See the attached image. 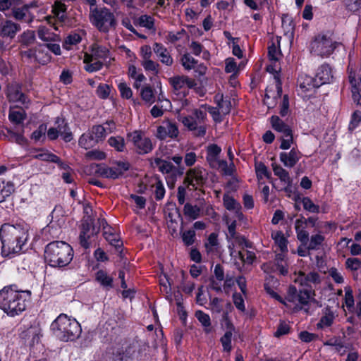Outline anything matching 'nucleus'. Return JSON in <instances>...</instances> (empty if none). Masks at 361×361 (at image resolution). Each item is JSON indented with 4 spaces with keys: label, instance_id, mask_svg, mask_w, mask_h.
Returning <instances> with one entry per match:
<instances>
[{
    "label": "nucleus",
    "instance_id": "42",
    "mask_svg": "<svg viewBox=\"0 0 361 361\" xmlns=\"http://www.w3.org/2000/svg\"><path fill=\"white\" fill-rule=\"evenodd\" d=\"M271 237L274 240L276 245L279 247L281 252L288 251L287 243L288 240L285 238L282 231H276L271 233Z\"/></svg>",
    "mask_w": 361,
    "mask_h": 361
},
{
    "label": "nucleus",
    "instance_id": "45",
    "mask_svg": "<svg viewBox=\"0 0 361 361\" xmlns=\"http://www.w3.org/2000/svg\"><path fill=\"white\" fill-rule=\"evenodd\" d=\"M14 191V185L11 183H5L0 180V203L4 202Z\"/></svg>",
    "mask_w": 361,
    "mask_h": 361
},
{
    "label": "nucleus",
    "instance_id": "41",
    "mask_svg": "<svg viewBox=\"0 0 361 361\" xmlns=\"http://www.w3.org/2000/svg\"><path fill=\"white\" fill-rule=\"evenodd\" d=\"M107 142L111 147L118 152H123L126 149L125 139L121 136H111Z\"/></svg>",
    "mask_w": 361,
    "mask_h": 361
},
{
    "label": "nucleus",
    "instance_id": "48",
    "mask_svg": "<svg viewBox=\"0 0 361 361\" xmlns=\"http://www.w3.org/2000/svg\"><path fill=\"white\" fill-rule=\"evenodd\" d=\"M152 188H154V193L157 200H161L164 197L166 190L163 183L160 180L155 178L154 182L152 183Z\"/></svg>",
    "mask_w": 361,
    "mask_h": 361
},
{
    "label": "nucleus",
    "instance_id": "10",
    "mask_svg": "<svg viewBox=\"0 0 361 361\" xmlns=\"http://www.w3.org/2000/svg\"><path fill=\"white\" fill-rule=\"evenodd\" d=\"M312 298V291L310 290H300L297 291L295 287L290 286L288 289L287 300L289 302H296V308L303 310L305 312H308V305Z\"/></svg>",
    "mask_w": 361,
    "mask_h": 361
},
{
    "label": "nucleus",
    "instance_id": "13",
    "mask_svg": "<svg viewBox=\"0 0 361 361\" xmlns=\"http://www.w3.org/2000/svg\"><path fill=\"white\" fill-rule=\"evenodd\" d=\"M7 97L10 102L16 103L17 106L27 108L30 100L21 90V86L16 82L7 86Z\"/></svg>",
    "mask_w": 361,
    "mask_h": 361
},
{
    "label": "nucleus",
    "instance_id": "14",
    "mask_svg": "<svg viewBox=\"0 0 361 361\" xmlns=\"http://www.w3.org/2000/svg\"><path fill=\"white\" fill-rule=\"evenodd\" d=\"M319 87L315 78H312L306 74H301L298 78L297 91L298 94L302 97L310 96L315 89Z\"/></svg>",
    "mask_w": 361,
    "mask_h": 361
},
{
    "label": "nucleus",
    "instance_id": "24",
    "mask_svg": "<svg viewBox=\"0 0 361 361\" xmlns=\"http://www.w3.org/2000/svg\"><path fill=\"white\" fill-rule=\"evenodd\" d=\"M336 318L335 312L330 306H326L322 310V316L316 326L317 329L330 327Z\"/></svg>",
    "mask_w": 361,
    "mask_h": 361
},
{
    "label": "nucleus",
    "instance_id": "3",
    "mask_svg": "<svg viewBox=\"0 0 361 361\" xmlns=\"http://www.w3.org/2000/svg\"><path fill=\"white\" fill-rule=\"evenodd\" d=\"M50 329L54 336L63 342L75 341L82 332L78 322L63 313L51 322Z\"/></svg>",
    "mask_w": 361,
    "mask_h": 361
},
{
    "label": "nucleus",
    "instance_id": "34",
    "mask_svg": "<svg viewBox=\"0 0 361 361\" xmlns=\"http://www.w3.org/2000/svg\"><path fill=\"white\" fill-rule=\"evenodd\" d=\"M51 56L43 44H39L36 47V61L45 65L51 61Z\"/></svg>",
    "mask_w": 361,
    "mask_h": 361
},
{
    "label": "nucleus",
    "instance_id": "54",
    "mask_svg": "<svg viewBox=\"0 0 361 361\" xmlns=\"http://www.w3.org/2000/svg\"><path fill=\"white\" fill-rule=\"evenodd\" d=\"M255 169L258 179H262L263 178L269 179L271 178V173L268 171L267 167L264 163H256Z\"/></svg>",
    "mask_w": 361,
    "mask_h": 361
},
{
    "label": "nucleus",
    "instance_id": "20",
    "mask_svg": "<svg viewBox=\"0 0 361 361\" xmlns=\"http://www.w3.org/2000/svg\"><path fill=\"white\" fill-rule=\"evenodd\" d=\"M295 282L303 286L311 287L312 284L320 283L321 279L319 274L316 271H310L307 274L300 271L295 279Z\"/></svg>",
    "mask_w": 361,
    "mask_h": 361
},
{
    "label": "nucleus",
    "instance_id": "6",
    "mask_svg": "<svg viewBox=\"0 0 361 361\" xmlns=\"http://www.w3.org/2000/svg\"><path fill=\"white\" fill-rule=\"evenodd\" d=\"M178 119L188 130L193 131L195 136L205 135L207 128L204 122L207 119V111L204 106L200 109H195L191 116L178 114Z\"/></svg>",
    "mask_w": 361,
    "mask_h": 361
},
{
    "label": "nucleus",
    "instance_id": "25",
    "mask_svg": "<svg viewBox=\"0 0 361 361\" xmlns=\"http://www.w3.org/2000/svg\"><path fill=\"white\" fill-rule=\"evenodd\" d=\"M92 58L101 61H107L111 60L110 51L104 46L98 44H94L91 47V54H89Z\"/></svg>",
    "mask_w": 361,
    "mask_h": 361
},
{
    "label": "nucleus",
    "instance_id": "21",
    "mask_svg": "<svg viewBox=\"0 0 361 361\" xmlns=\"http://www.w3.org/2000/svg\"><path fill=\"white\" fill-rule=\"evenodd\" d=\"M21 30L20 25L11 20L0 22V36L13 39Z\"/></svg>",
    "mask_w": 361,
    "mask_h": 361
},
{
    "label": "nucleus",
    "instance_id": "36",
    "mask_svg": "<svg viewBox=\"0 0 361 361\" xmlns=\"http://www.w3.org/2000/svg\"><path fill=\"white\" fill-rule=\"evenodd\" d=\"M95 279L103 288L107 290L113 287V278L104 270H99L96 273Z\"/></svg>",
    "mask_w": 361,
    "mask_h": 361
},
{
    "label": "nucleus",
    "instance_id": "57",
    "mask_svg": "<svg viewBox=\"0 0 361 361\" xmlns=\"http://www.w3.org/2000/svg\"><path fill=\"white\" fill-rule=\"evenodd\" d=\"M38 37L47 43L49 42L54 41L57 35L51 33L46 27H40L38 30Z\"/></svg>",
    "mask_w": 361,
    "mask_h": 361
},
{
    "label": "nucleus",
    "instance_id": "7",
    "mask_svg": "<svg viewBox=\"0 0 361 361\" xmlns=\"http://www.w3.org/2000/svg\"><path fill=\"white\" fill-rule=\"evenodd\" d=\"M89 20L99 32L104 33L116 25L114 14L106 7H90Z\"/></svg>",
    "mask_w": 361,
    "mask_h": 361
},
{
    "label": "nucleus",
    "instance_id": "27",
    "mask_svg": "<svg viewBox=\"0 0 361 361\" xmlns=\"http://www.w3.org/2000/svg\"><path fill=\"white\" fill-rule=\"evenodd\" d=\"M226 325V331L221 337L220 342L223 347V351L230 353L232 350V338L233 332L235 331V327L230 322H228Z\"/></svg>",
    "mask_w": 361,
    "mask_h": 361
},
{
    "label": "nucleus",
    "instance_id": "58",
    "mask_svg": "<svg viewBox=\"0 0 361 361\" xmlns=\"http://www.w3.org/2000/svg\"><path fill=\"white\" fill-rule=\"evenodd\" d=\"M139 25L148 30H154V19L148 15H142L138 19Z\"/></svg>",
    "mask_w": 361,
    "mask_h": 361
},
{
    "label": "nucleus",
    "instance_id": "32",
    "mask_svg": "<svg viewBox=\"0 0 361 361\" xmlns=\"http://www.w3.org/2000/svg\"><path fill=\"white\" fill-rule=\"evenodd\" d=\"M271 167L274 175L280 179L283 184L289 185L292 183V179L289 175L288 171L283 169L281 166L276 163H272Z\"/></svg>",
    "mask_w": 361,
    "mask_h": 361
},
{
    "label": "nucleus",
    "instance_id": "15",
    "mask_svg": "<svg viewBox=\"0 0 361 361\" xmlns=\"http://www.w3.org/2000/svg\"><path fill=\"white\" fill-rule=\"evenodd\" d=\"M348 71L353 99L357 104H361V68L358 71H353L349 67Z\"/></svg>",
    "mask_w": 361,
    "mask_h": 361
},
{
    "label": "nucleus",
    "instance_id": "59",
    "mask_svg": "<svg viewBox=\"0 0 361 361\" xmlns=\"http://www.w3.org/2000/svg\"><path fill=\"white\" fill-rule=\"evenodd\" d=\"M197 61L190 54H185L181 58L182 66L186 70H191L195 68Z\"/></svg>",
    "mask_w": 361,
    "mask_h": 361
},
{
    "label": "nucleus",
    "instance_id": "43",
    "mask_svg": "<svg viewBox=\"0 0 361 361\" xmlns=\"http://www.w3.org/2000/svg\"><path fill=\"white\" fill-rule=\"evenodd\" d=\"M34 157L42 161H50L53 163L59 161V157L44 149L37 150L36 154L34 155Z\"/></svg>",
    "mask_w": 361,
    "mask_h": 361
},
{
    "label": "nucleus",
    "instance_id": "35",
    "mask_svg": "<svg viewBox=\"0 0 361 361\" xmlns=\"http://www.w3.org/2000/svg\"><path fill=\"white\" fill-rule=\"evenodd\" d=\"M271 123L272 126V128L282 133V135H286V134L292 133L291 129L290 127L286 125L279 116H273L271 118Z\"/></svg>",
    "mask_w": 361,
    "mask_h": 361
},
{
    "label": "nucleus",
    "instance_id": "23",
    "mask_svg": "<svg viewBox=\"0 0 361 361\" xmlns=\"http://www.w3.org/2000/svg\"><path fill=\"white\" fill-rule=\"evenodd\" d=\"M97 233V231H95L94 227L91 224L88 222L82 223L79 236L81 246L85 249L89 248L90 246L89 240Z\"/></svg>",
    "mask_w": 361,
    "mask_h": 361
},
{
    "label": "nucleus",
    "instance_id": "31",
    "mask_svg": "<svg viewBox=\"0 0 361 361\" xmlns=\"http://www.w3.org/2000/svg\"><path fill=\"white\" fill-rule=\"evenodd\" d=\"M23 107L22 106H20V109L11 107L8 114V119L12 123L19 125L23 123V121L26 118V114L25 111L23 109Z\"/></svg>",
    "mask_w": 361,
    "mask_h": 361
},
{
    "label": "nucleus",
    "instance_id": "22",
    "mask_svg": "<svg viewBox=\"0 0 361 361\" xmlns=\"http://www.w3.org/2000/svg\"><path fill=\"white\" fill-rule=\"evenodd\" d=\"M153 51L161 63L167 66H171L173 63V59L169 51L161 43L154 42L153 44Z\"/></svg>",
    "mask_w": 361,
    "mask_h": 361
},
{
    "label": "nucleus",
    "instance_id": "17",
    "mask_svg": "<svg viewBox=\"0 0 361 361\" xmlns=\"http://www.w3.org/2000/svg\"><path fill=\"white\" fill-rule=\"evenodd\" d=\"M315 79L319 87L333 82L334 76L331 67L328 63L321 65L316 71Z\"/></svg>",
    "mask_w": 361,
    "mask_h": 361
},
{
    "label": "nucleus",
    "instance_id": "1",
    "mask_svg": "<svg viewBox=\"0 0 361 361\" xmlns=\"http://www.w3.org/2000/svg\"><path fill=\"white\" fill-rule=\"evenodd\" d=\"M28 229L22 224H4L0 228L1 252L10 258L20 254L28 240Z\"/></svg>",
    "mask_w": 361,
    "mask_h": 361
},
{
    "label": "nucleus",
    "instance_id": "5",
    "mask_svg": "<svg viewBox=\"0 0 361 361\" xmlns=\"http://www.w3.org/2000/svg\"><path fill=\"white\" fill-rule=\"evenodd\" d=\"M341 46L342 43L338 40L334 32L327 30L314 37L310 44V51L315 56L328 58Z\"/></svg>",
    "mask_w": 361,
    "mask_h": 361
},
{
    "label": "nucleus",
    "instance_id": "37",
    "mask_svg": "<svg viewBox=\"0 0 361 361\" xmlns=\"http://www.w3.org/2000/svg\"><path fill=\"white\" fill-rule=\"evenodd\" d=\"M201 208L197 205H192L190 203H186L183 207L184 215L190 220H195L201 216Z\"/></svg>",
    "mask_w": 361,
    "mask_h": 361
},
{
    "label": "nucleus",
    "instance_id": "30",
    "mask_svg": "<svg viewBox=\"0 0 361 361\" xmlns=\"http://www.w3.org/2000/svg\"><path fill=\"white\" fill-rule=\"evenodd\" d=\"M224 205L226 209L235 212L238 217L243 216L240 212L241 205L232 196L225 194L223 197Z\"/></svg>",
    "mask_w": 361,
    "mask_h": 361
},
{
    "label": "nucleus",
    "instance_id": "40",
    "mask_svg": "<svg viewBox=\"0 0 361 361\" xmlns=\"http://www.w3.org/2000/svg\"><path fill=\"white\" fill-rule=\"evenodd\" d=\"M215 99L217 102L218 108L223 115H227L230 113L232 107L231 102L229 99H224L223 95H216Z\"/></svg>",
    "mask_w": 361,
    "mask_h": 361
},
{
    "label": "nucleus",
    "instance_id": "60",
    "mask_svg": "<svg viewBox=\"0 0 361 361\" xmlns=\"http://www.w3.org/2000/svg\"><path fill=\"white\" fill-rule=\"evenodd\" d=\"M345 297L344 303L347 309L350 311L353 308L355 305L354 297L353 295V290L348 286L345 287Z\"/></svg>",
    "mask_w": 361,
    "mask_h": 361
},
{
    "label": "nucleus",
    "instance_id": "62",
    "mask_svg": "<svg viewBox=\"0 0 361 361\" xmlns=\"http://www.w3.org/2000/svg\"><path fill=\"white\" fill-rule=\"evenodd\" d=\"M140 94L142 99L146 102L152 104L155 101L153 90L150 87H143L141 90Z\"/></svg>",
    "mask_w": 361,
    "mask_h": 361
},
{
    "label": "nucleus",
    "instance_id": "47",
    "mask_svg": "<svg viewBox=\"0 0 361 361\" xmlns=\"http://www.w3.org/2000/svg\"><path fill=\"white\" fill-rule=\"evenodd\" d=\"M219 245L218 235L216 233H212L204 245L207 253H210L217 250Z\"/></svg>",
    "mask_w": 361,
    "mask_h": 361
},
{
    "label": "nucleus",
    "instance_id": "29",
    "mask_svg": "<svg viewBox=\"0 0 361 361\" xmlns=\"http://www.w3.org/2000/svg\"><path fill=\"white\" fill-rule=\"evenodd\" d=\"M83 62L85 64L84 69L89 73L98 71L103 67L102 61L92 58L88 54H85Z\"/></svg>",
    "mask_w": 361,
    "mask_h": 361
},
{
    "label": "nucleus",
    "instance_id": "19",
    "mask_svg": "<svg viewBox=\"0 0 361 361\" xmlns=\"http://www.w3.org/2000/svg\"><path fill=\"white\" fill-rule=\"evenodd\" d=\"M179 134V130L177 125L171 121H166L162 126L157 128V137L161 140H164L167 137L176 138Z\"/></svg>",
    "mask_w": 361,
    "mask_h": 361
},
{
    "label": "nucleus",
    "instance_id": "64",
    "mask_svg": "<svg viewBox=\"0 0 361 361\" xmlns=\"http://www.w3.org/2000/svg\"><path fill=\"white\" fill-rule=\"evenodd\" d=\"M111 92L110 86L107 84H100L96 90L97 95L102 99L109 97Z\"/></svg>",
    "mask_w": 361,
    "mask_h": 361
},
{
    "label": "nucleus",
    "instance_id": "56",
    "mask_svg": "<svg viewBox=\"0 0 361 361\" xmlns=\"http://www.w3.org/2000/svg\"><path fill=\"white\" fill-rule=\"evenodd\" d=\"M90 131L92 132V135H94V137L96 140V141L97 142V143L99 141L103 140L107 135V134L105 131V129L102 125L94 126L92 128Z\"/></svg>",
    "mask_w": 361,
    "mask_h": 361
},
{
    "label": "nucleus",
    "instance_id": "12",
    "mask_svg": "<svg viewBox=\"0 0 361 361\" xmlns=\"http://www.w3.org/2000/svg\"><path fill=\"white\" fill-rule=\"evenodd\" d=\"M207 178V171L201 166H196L186 172L184 183L196 190L206 183Z\"/></svg>",
    "mask_w": 361,
    "mask_h": 361
},
{
    "label": "nucleus",
    "instance_id": "63",
    "mask_svg": "<svg viewBox=\"0 0 361 361\" xmlns=\"http://www.w3.org/2000/svg\"><path fill=\"white\" fill-rule=\"evenodd\" d=\"M141 65L146 71H152L155 73H157L159 71V64L151 59L142 61Z\"/></svg>",
    "mask_w": 361,
    "mask_h": 361
},
{
    "label": "nucleus",
    "instance_id": "18",
    "mask_svg": "<svg viewBox=\"0 0 361 361\" xmlns=\"http://www.w3.org/2000/svg\"><path fill=\"white\" fill-rule=\"evenodd\" d=\"M302 157L300 152L296 148H292L289 152H283L279 154L280 161L287 168H293Z\"/></svg>",
    "mask_w": 361,
    "mask_h": 361
},
{
    "label": "nucleus",
    "instance_id": "33",
    "mask_svg": "<svg viewBox=\"0 0 361 361\" xmlns=\"http://www.w3.org/2000/svg\"><path fill=\"white\" fill-rule=\"evenodd\" d=\"M324 240V235L319 232L312 235L310 238L308 237V243L305 245L308 250H317L320 248Z\"/></svg>",
    "mask_w": 361,
    "mask_h": 361
},
{
    "label": "nucleus",
    "instance_id": "44",
    "mask_svg": "<svg viewBox=\"0 0 361 361\" xmlns=\"http://www.w3.org/2000/svg\"><path fill=\"white\" fill-rule=\"evenodd\" d=\"M81 40L82 37L78 33L71 32L65 38L63 47L66 50H70L72 46L77 45Z\"/></svg>",
    "mask_w": 361,
    "mask_h": 361
},
{
    "label": "nucleus",
    "instance_id": "61",
    "mask_svg": "<svg viewBox=\"0 0 361 361\" xmlns=\"http://www.w3.org/2000/svg\"><path fill=\"white\" fill-rule=\"evenodd\" d=\"M47 126L44 124L40 125L37 130H35L31 135V138L35 142L44 140L46 137Z\"/></svg>",
    "mask_w": 361,
    "mask_h": 361
},
{
    "label": "nucleus",
    "instance_id": "39",
    "mask_svg": "<svg viewBox=\"0 0 361 361\" xmlns=\"http://www.w3.org/2000/svg\"><path fill=\"white\" fill-rule=\"evenodd\" d=\"M97 143V142L94 139L91 131L83 133L78 140L79 145L85 149L94 147Z\"/></svg>",
    "mask_w": 361,
    "mask_h": 361
},
{
    "label": "nucleus",
    "instance_id": "50",
    "mask_svg": "<svg viewBox=\"0 0 361 361\" xmlns=\"http://www.w3.org/2000/svg\"><path fill=\"white\" fill-rule=\"evenodd\" d=\"M154 164L159 169V171L163 173H169L173 171L174 168L171 162L160 158L155 159Z\"/></svg>",
    "mask_w": 361,
    "mask_h": 361
},
{
    "label": "nucleus",
    "instance_id": "11",
    "mask_svg": "<svg viewBox=\"0 0 361 361\" xmlns=\"http://www.w3.org/2000/svg\"><path fill=\"white\" fill-rule=\"evenodd\" d=\"M170 85L173 89V92L181 97H185L189 89L193 88L197 85L194 79L190 78L185 75H176L169 79Z\"/></svg>",
    "mask_w": 361,
    "mask_h": 361
},
{
    "label": "nucleus",
    "instance_id": "51",
    "mask_svg": "<svg viewBox=\"0 0 361 361\" xmlns=\"http://www.w3.org/2000/svg\"><path fill=\"white\" fill-rule=\"evenodd\" d=\"M282 27L286 35H292L294 30V23L292 18L288 14H283L281 18Z\"/></svg>",
    "mask_w": 361,
    "mask_h": 361
},
{
    "label": "nucleus",
    "instance_id": "53",
    "mask_svg": "<svg viewBox=\"0 0 361 361\" xmlns=\"http://www.w3.org/2000/svg\"><path fill=\"white\" fill-rule=\"evenodd\" d=\"M35 40V32L32 30H27L25 32H23L20 36H19V41L20 42L25 45V46H29L31 44H32Z\"/></svg>",
    "mask_w": 361,
    "mask_h": 361
},
{
    "label": "nucleus",
    "instance_id": "4",
    "mask_svg": "<svg viewBox=\"0 0 361 361\" xmlns=\"http://www.w3.org/2000/svg\"><path fill=\"white\" fill-rule=\"evenodd\" d=\"M73 258V250L64 241H53L45 247V261L52 267H65L71 262Z\"/></svg>",
    "mask_w": 361,
    "mask_h": 361
},
{
    "label": "nucleus",
    "instance_id": "16",
    "mask_svg": "<svg viewBox=\"0 0 361 361\" xmlns=\"http://www.w3.org/2000/svg\"><path fill=\"white\" fill-rule=\"evenodd\" d=\"M136 151L140 154H147L152 150V143L148 137H143L140 133L135 131L129 134Z\"/></svg>",
    "mask_w": 361,
    "mask_h": 361
},
{
    "label": "nucleus",
    "instance_id": "46",
    "mask_svg": "<svg viewBox=\"0 0 361 361\" xmlns=\"http://www.w3.org/2000/svg\"><path fill=\"white\" fill-rule=\"evenodd\" d=\"M104 236L105 239L113 246L115 247L116 250L118 252H120V249L123 245L122 241L118 238V235L111 232L110 231H104Z\"/></svg>",
    "mask_w": 361,
    "mask_h": 361
},
{
    "label": "nucleus",
    "instance_id": "49",
    "mask_svg": "<svg viewBox=\"0 0 361 361\" xmlns=\"http://www.w3.org/2000/svg\"><path fill=\"white\" fill-rule=\"evenodd\" d=\"M282 54L280 47H278L272 42L268 47V56L269 61L273 63H277L281 59Z\"/></svg>",
    "mask_w": 361,
    "mask_h": 361
},
{
    "label": "nucleus",
    "instance_id": "9",
    "mask_svg": "<svg viewBox=\"0 0 361 361\" xmlns=\"http://www.w3.org/2000/svg\"><path fill=\"white\" fill-rule=\"evenodd\" d=\"M206 159L211 168L214 169H219L223 171L224 174H231V171L228 167V164L226 160L220 159L219 155L221 152V149L216 144H211L207 147Z\"/></svg>",
    "mask_w": 361,
    "mask_h": 361
},
{
    "label": "nucleus",
    "instance_id": "28",
    "mask_svg": "<svg viewBox=\"0 0 361 361\" xmlns=\"http://www.w3.org/2000/svg\"><path fill=\"white\" fill-rule=\"evenodd\" d=\"M56 124L57 125L56 128H57L58 133L62 139L66 142H71L73 140V134L70 130L68 123L63 119L58 118Z\"/></svg>",
    "mask_w": 361,
    "mask_h": 361
},
{
    "label": "nucleus",
    "instance_id": "38",
    "mask_svg": "<svg viewBox=\"0 0 361 361\" xmlns=\"http://www.w3.org/2000/svg\"><path fill=\"white\" fill-rule=\"evenodd\" d=\"M67 6L62 2L55 1L52 6V13L61 21L64 22L66 18Z\"/></svg>",
    "mask_w": 361,
    "mask_h": 361
},
{
    "label": "nucleus",
    "instance_id": "26",
    "mask_svg": "<svg viewBox=\"0 0 361 361\" xmlns=\"http://www.w3.org/2000/svg\"><path fill=\"white\" fill-rule=\"evenodd\" d=\"M306 228V221L303 220V217L295 221V230L297 238L302 245H307L308 243L309 233Z\"/></svg>",
    "mask_w": 361,
    "mask_h": 361
},
{
    "label": "nucleus",
    "instance_id": "8",
    "mask_svg": "<svg viewBox=\"0 0 361 361\" xmlns=\"http://www.w3.org/2000/svg\"><path fill=\"white\" fill-rule=\"evenodd\" d=\"M276 63H277L271 62V64L267 67V72L274 75L276 90L275 91L272 90L271 87L266 90L264 102L269 109L275 106L276 104V99L281 98L282 94V83L279 77L281 68Z\"/></svg>",
    "mask_w": 361,
    "mask_h": 361
},
{
    "label": "nucleus",
    "instance_id": "55",
    "mask_svg": "<svg viewBox=\"0 0 361 361\" xmlns=\"http://www.w3.org/2000/svg\"><path fill=\"white\" fill-rule=\"evenodd\" d=\"M181 238L185 245L190 246L195 243V231L194 230H187L181 232Z\"/></svg>",
    "mask_w": 361,
    "mask_h": 361
},
{
    "label": "nucleus",
    "instance_id": "2",
    "mask_svg": "<svg viewBox=\"0 0 361 361\" xmlns=\"http://www.w3.org/2000/svg\"><path fill=\"white\" fill-rule=\"evenodd\" d=\"M15 286L4 287L0 290V308L11 317L23 312L30 300V291H19Z\"/></svg>",
    "mask_w": 361,
    "mask_h": 361
},
{
    "label": "nucleus",
    "instance_id": "52",
    "mask_svg": "<svg viewBox=\"0 0 361 361\" xmlns=\"http://www.w3.org/2000/svg\"><path fill=\"white\" fill-rule=\"evenodd\" d=\"M301 203L305 210L314 214H318L319 212V206L315 204L310 197H302Z\"/></svg>",
    "mask_w": 361,
    "mask_h": 361
}]
</instances>
